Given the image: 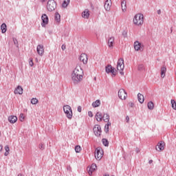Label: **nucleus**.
I'll return each mask as SVG.
<instances>
[{
    "mask_svg": "<svg viewBox=\"0 0 176 176\" xmlns=\"http://www.w3.org/2000/svg\"><path fill=\"white\" fill-rule=\"evenodd\" d=\"M36 51L38 56H43V54L45 53V48L43 47V45H38L36 47Z\"/></svg>",
    "mask_w": 176,
    "mask_h": 176,
    "instance_id": "12",
    "label": "nucleus"
},
{
    "mask_svg": "<svg viewBox=\"0 0 176 176\" xmlns=\"http://www.w3.org/2000/svg\"><path fill=\"white\" fill-rule=\"evenodd\" d=\"M14 43H16V41H14Z\"/></svg>",
    "mask_w": 176,
    "mask_h": 176,
    "instance_id": "55",
    "label": "nucleus"
},
{
    "mask_svg": "<svg viewBox=\"0 0 176 176\" xmlns=\"http://www.w3.org/2000/svg\"><path fill=\"white\" fill-rule=\"evenodd\" d=\"M170 104L172 105L173 109H175V111H176V102H175V100L172 99L170 100Z\"/></svg>",
    "mask_w": 176,
    "mask_h": 176,
    "instance_id": "33",
    "label": "nucleus"
},
{
    "mask_svg": "<svg viewBox=\"0 0 176 176\" xmlns=\"http://www.w3.org/2000/svg\"><path fill=\"white\" fill-rule=\"evenodd\" d=\"M56 8H57V3H56L54 0H48L47 3V10L48 12L56 10Z\"/></svg>",
    "mask_w": 176,
    "mask_h": 176,
    "instance_id": "4",
    "label": "nucleus"
},
{
    "mask_svg": "<svg viewBox=\"0 0 176 176\" xmlns=\"http://www.w3.org/2000/svg\"><path fill=\"white\" fill-rule=\"evenodd\" d=\"M129 107H131V108H133V107H134V103H133V102H129Z\"/></svg>",
    "mask_w": 176,
    "mask_h": 176,
    "instance_id": "43",
    "label": "nucleus"
},
{
    "mask_svg": "<svg viewBox=\"0 0 176 176\" xmlns=\"http://www.w3.org/2000/svg\"><path fill=\"white\" fill-rule=\"evenodd\" d=\"M138 100L139 102H140V104H143L144 103V95H142L141 94H138Z\"/></svg>",
    "mask_w": 176,
    "mask_h": 176,
    "instance_id": "27",
    "label": "nucleus"
},
{
    "mask_svg": "<svg viewBox=\"0 0 176 176\" xmlns=\"http://www.w3.org/2000/svg\"><path fill=\"white\" fill-rule=\"evenodd\" d=\"M157 14H162V10H158L157 11Z\"/></svg>",
    "mask_w": 176,
    "mask_h": 176,
    "instance_id": "45",
    "label": "nucleus"
},
{
    "mask_svg": "<svg viewBox=\"0 0 176 176\" xmlns=\"http://www.w3.org/2000/svg\"><path fill=\"white\" fill-rule=\"evenodd\" d=\"M54 19L56 23H60L61 21V15L58 12H56Z\"/></svg>",
    "mask_w": 176,
    "mask_h": 176,
    "instance_id": "24",
    "label": "nucleus"
},
{
    "mask_svg": "<svg viewBox=\"0 0 176 176\" xmlns=\"http://www.w3.org/2000/svg\"><path fill=\"white\" fill-rule=\"evenodd\" d=\"M23 87H21V86L19 85L18 87H16V89H14V94H23Z\"/></svg>",
    "mask_w": 176,
    "mask_h": 176,
    "instance_id": "18",
    "label": "nucleus"
},
{
    "mask_svg": "<svg viewBox=\"0 0 176 176\" xmlns=\"http://www.w3.org/2000/svg\"><path fill=\"white\" fill-rule=\"evenodd\" d=\"M61 49H62V50H65L67 49L66 45L65 44L62 45Z\"/></svg>",
    "mask_w": 176,
    "mask_h": 176,
    "instance_id": "42",
    "label": "nucleus"
},
{
    "mask_svg": "<svg viewBox=\"0 0 176 176\" xmlns=\"http://www.w3.org/2000/svg\"><path fill=\"white\" fill-rule=\"evenodd\" d=\"M133 23L135 24V25H142V24H144V14H136L133 18Z\"/></svg>",
    "mask_w": 176,
    "mask_h": 176,
    "instance_id": "2",
    "label": "nucleus"
},
{
    "mask_svg": "<svg viewBox=\"0 0 176 176\" xmlns=\"http://www.w3.org/2000/svg\"><path fill=\"white\" fill-rule=\"evenodd\" d=\"M148 163H149V164H152V163H153V160H150L148 161Z\"/></svg>",
    "mask_w": 176,
    "mask_h": 176,
    "instance_id": "48",
    "label": "nucleus"
},
{
    "mask_svg": "<svg viewBox=\"0 0 176 176\" xmlns=\"http://www.w3.org/2000/svg\"><path fill=\"white\" fill-rule=\"evenodd\" d=\"M123 69H124V60L120 58L117 62V71H120V75H124Z\"/></svg>",
    "mask_w": 176,
    "mask_h": 176,
    "instance_id": "3",
    "label": "nucleus"
},
{
    "mask_svg": "<svg viewBox=\"0 0 176 176\" xmlns=\"http://www.w3.org/2000/svg\"><path fill=\"white\" fill-rule=\"evenodd\" d=\"M1 33L2 34H5V32H6L7 31V26H6V23H3L1 25Z\"/></svg>",
    "mask_w": 176,
    "mask_h": 176,
    "instance_id": "28",
    "label": "nucleus"
},
{
    "mask_svg": "<svg viewBox=\"0 0 176 176\" xmlns=\"http://www.w3.org/2000/svg\"><path fill=\"white\" fill-rule=\"evenodd\" d=\"M4 155H5L6 156H8V155H9V151H6L5 153H4Z\"/></svg>",
    "mask_w": 176,
    "mask_h": 176,
    "instance_id": "47",
    "label": "nucleus"
},
{
    "mask_svg": "<svg viewBox=\"0 0 176 176\" xmlns=\"http://www.w3.org/2000/svg\"><path fill=\"white\" fill-rule=\"evenodd\" d=\"M100 105H101V101H100V100H96L92 103V107L94 108H97V107H100Z\"/></svg>",
    "mask_w": 176,
    "mask_h": 176,
    "instance_id": "25",
    "label": "nucleus"
},
{
    "mask_svg": "<svg viewBox=\"0 0 176 176\" xmlns=\"http://www.w3.org/2000/svg\"><path fill=\"white\" fill-rule=\"evenodd\" d=\"M134 49H135V50L138 52V50H140V49H141V43H140L139 41H135Z\"/></svg>",
    "mask_w": 176,
    "mask_h": 176,
    "instance_id": "23",
    "label": "nucleus"
},
{
    "mask_svg": "<svg viewBox=\"0 0 176 176\" xmlns=\"http://www.w3.org/2000/svg\"><path fill=\"white\" fill-rule=\"evenodd\" d=\"M0 72H1V67H0Z\"/></svg>",
    "mask_w": 176,
    "mask_h": 176,
    "instance_id": "57",
    "label": "nucleus"
},
{
    "mask_svg": "<svg viewBox=\"0 0 176 176\" xmlns=\"http://www.w3.org/2000/svg\"><path fill=\"white\" fill-rule=\"evenodd\" d=\"M2 149H3V146L2 145H0V152H1Z\"/></svg>",
    "mask_w": 176,
    "mask_h": 176,
    "instance_id": "50",
    "label": "nucleus"
},
{
    "mask_svg": "<svg viewBox=\"0 0 176 176\" xmlns=\"http://www.w3.org/2000/svg\"><path fill=\"white\" fill-rule=\"evenodd\" d=\"M122 35H124V36H126V35H127V33H123Z\"/></svg>",
    "mask_w": 176,
    "mask_h": 176,
    "instance_id": "52",
    "label": "nucleus"
},
{
    "mask_svg": "<svg viewBox=\"0 0 176 176\" xmlns=\"http://www.w3.org/2000/svg\"><path fill=\"white\" fill-rule=\"evenodd\" d=\"M105 71L107 74H112L113 76H116V72H115V68L111 65H108L105 67Z\"/></svg>",
    "mask_w": 176,
    "mask_h": 176,
    "instance_id": "7",
    "label": "nucleus"
},
{
    "mask_svg": "<svg viewBox=\"0 0 176 176\" xmlns=\"http://www.w3.org/2000/svg\"><path fill=\"white\" fill-rule=\"evenodd\" d=\"M102 119L105 123H108L109 122V114L104 113Z\"/></svg>",
    "mask_w": 176,
    "mask_h": 176,
    "instance_id": "26",
    "label": "nucleus"
},
{
    "mask_svg": "<svg viewBox=\"0 0 176 176\" xmlns=\"http://www.w3.org/2000/svg\"><path fill=\"white\" fill-rule=\"evenodd\" d=\"M102 142L104 146H108L109 145V142L105 138L102 140Z\"/></svg>",
    "mask_w": 176,
    "mask_h": 176,
    "instance_id": "32",
    "label": "nucleus"
},
{
    "mask_svg": "<svg viewBox=\"0 0 176 176\" xmlns=\"http://www.w3.org/2000/svg\"><path fill=\"white\" fill-rule=\"evenodd\" d=\"M14 43H16V41H14Z\"/></svg>",
    "mask_w": 176,
    "mask_h": 176,
    "instance_id": "56",
    "label": "nucleus"
},
{
    "mask_svg": "<svg viewBox=\"0 0 176 176\" xmlns=\"http://www.w3.org/2000/svg\"><path fill=\"white\" fill-rule=\"evenodd\" d=\"M167 72V67L166 65H164L161 67V78H164L166 76V72Z\"/></svg>",
    "mask_w": 176,
    "mask_h": 176,
    "instance_id": "21",
    "label": "nucleus"
},
{
    "mask_svg": "<svg viewBox=\"0 0 176 176\" xmlns=\"http://www.w3.org/2000/svg\"><path fill=\"white\" fill-rule=\"evenodd\" d=\"M67 170H69V171L71 170V166H68L67 167Z\"/></svg>",
    "mask_w": 176,
    "mask_h": 176,
    "instance_id": "49",
    "label": "nucleus"
},
{
    "mask_svg": "<svg viewBox=\"0 0 176 176\" xmlns=\"http://www.w3.org/2000/svg\"><path fill=\"white\" fill-rule=\"evenodd\" d=\"M109 126H111V122H108L107 124L104 126V131L105 133L109 132Z\"/></svg>",
    "mask_w": 176,
    "mask_h": 176,
    "instance_id": "31",
    "label": "nucleus"
},
{
    "mask_svg": "<svg viewBox=\"0 0 176 176\" xmlns=\"http://www.w3.org/2000/svg\"><path fill=\"white\" fill-rule=\"evenodd\" d=\"M41 1L43 3V2H45L46 0H41Z\"/></svg>",
    "mask_w": 176,
    "mask_h": 176,
    "instance_id": "53",
    "label": "nucleus"
},
{
    "mask_svg": "<svg viewBox=\"0 0 176 176\" xmlns=\"http://www.w3.org/2000/svg\"><path fill=\"white\" fill-rule=\"evenodd\" d=\"M138 71H144L145 69V67H144L143 64L139 65L138 67Z\"/></svg>",
    "mask_w": 176,
    "mask_h": 176,
    "instance_id": "36",
    "label": "nucleus"
},
{
    "mask_svg": "<svg viewBox=\"0 0 176 176\" xmlns=\"http://www.w3.org/2000/svg\"><path fill=\"white\" fill-rule=\"evenodd\" d=\"M5 150H6V152H9V151H10V149L9 148V146H5Z\"/></svg>",
    "mask_w": 176,
    "mask_h": 176,
    "instance_id": "41",
    "label": "nucleus"
},
{
    "mask_svg": "<svg viewBox=\"0 0 176 176\" xmlns=\"http://www.w3.org/2000/svg\"><path fill=\"white\" fill-rule=\"evenodd\" d=\"M113 43H115V37H109L107 41V45L109 47H110V49H112V47H113Z\"/></svg>",
    "mask_w": 176,
    "mask_h": 176,
    "instance_id": "13",
    "label": "nucleus"
},
{
    "mask_svg": "<svg viewBox=\"0 0 176 176\" xmlns=\"http://www.w3.org/2000/svg\"><path fill=\"white\" fill-rule=\"evenodd\" d=\"M83 79V69L80 66H77L72 73V80L74 85L80 83Z\"/></svg>",
    "mask_w": 176,
    "mask_h": 176,
    "instance_id": "1",
    "label": "nucleus"
},
{
    "mask_svg": "<svg viewBox=\"0 0 176 176\" xmlns=\"http://www.w3.org/2000/svg\"><path fill=\"white\" fill-rule=\"evenodd\" d=\"M41 20H42V23H41L42 27H46V25L49 24V16H47L46 14H43L41 16Z\"/></svg>",
    "mask_w": 176,
    "mask_h": 176,
    "instance_id": "9",
    "label": "nucleus"
},
{
    "mask_svg": "<svg viewBox=\"0 0 176 176\" xmlns=\"http://www.w3.org/2000/svg\"><path fill=\"white\" fill-rule=\"evenodd\" d=\"M70 0H64L62 4V8H67L68 5H69Z\"/></svg>",
    "mask_w": 176,
    "mask_h": 176,
    "instance_id": "30",
    "label": "nucleus"
},
{
    "mask_svg": "<svg viewBox=\"0 0 176 176\" xmlns=\"http://www.w3.org/2000/svg\"><path fill=\"white\" fill-rule=\"evenodd\" d=\"M121 8H122V12H126V10L127 9V4L126 2V0H122L121 1Z\"/></svg>",
    "mask_w": 176,
    "mask_h": 176,
    "instance_id": "20",
    "label": "nucleus"
},
{
    "mask_svg": "<svg viewBox=\"0 0 176 176\" xmlns=\"http://www.w3.org/2000/svg\"><path fill=\"white\" fill-rule=\"evenodd\" d=\"M104 155V152L101 148L98 147L95 150V157L96 160H101L102 159V155Z\"/></svg>",
    "mask_w": 176,
    "mask_h": 176,
    "instance_id": "6",
    "label": "nucleus"
},
{
    "mask_svg": "<svg viewBox=\"0 0 176 176\" xmlns=\"http://www.w3.org/2000/svg\"><path fill=\"white\" fill-rule=\"evenodd\" d=\"M63 111L67 119H72V109H71V106L69 105L63 106Z\"/></svg>",
    "mask_w": 176,
    "mask_h": 176,
    "instance_id": "5",
    "label": "nucleus"
},
{
    "mask_svg": "<svg viewBox=\"0 0 176 176\" xmlns=\"http://www.w3.org/2000/svg\"><path fill=\"white\" fill-rule=\"evenodd\" d=\"M8 122L12 124H14L17 122V116H10L8 117Z\"/></svg>",
    "mask_w": 176,
    "mask_h": 176,
    "instance_id": "19",
    "label": "nucleus"
},
{
    "mask_svg": "<svg viewBox=\"0 0 176 176\" xmlns=\"http://www.w3.org/2000/svg\"><path fill=\"white\" fill-rule=\"evenodd\" d=\"M29 64L30 67H34V61L32 60V59H30V60L29 61Z\"/></svg>",
    "mask_w": 176,
    "mask_h": 176,
    "instance_id": "39",
    "label": "nucleus"
},
{
    "mask_svg": "<svg viewBox=\"0 0 176 176\" xmlns=\"http://www.w3.org/2000/svg\"><path fill=\"white\" fill-rule=\"evenodd\" d=\"M31 104H32V105H36V104H38V99H36V98H32Z\"/></svg>",
    "mask_w": 176,
    "mask_h": 176,
    "instance_id": "34",
    "label": "nucleus"
},
{
    "mask_svg": "<svg viewBox=\"0 0 176 176\" xmlns=\"http://www.w3.org/2000/svg\"><path fill=\"white\" fill-rule=\"evenodd\" d=\"M19 118H20V120L21 122H23L24 121V114L23 113H21L20 116H19Z\"/></svg>",
    "mask_w": 176,
    "mask_h": 176,
    "instance_id": "38",
    "label": "nucleus"
},
{
    "mask_svg": "<svg viewBox=\"0 0 176 176\" xmlns=\"http://www.w3.org/2000/svg\"><path fill=\"white\" fill-rule=\"evenodd\" d=\"M96 170H97V165L96 164H93L89 168V170H88V174L89 175H91V174H93V172L96 171Z\"/></svg>",
    "mask_w": 176,
    "mask_h": 176,
    "instance_id": "17",
    "label": "nucleus"
},
{
    "mask_svg": "<svg viewBox=\"0 0 176 176\" xmlns=\"http://www.w3.org/2000/svg\"><path fill=\"white\" fill-rule=\"evenodd\" d=\"M126 120L127 122V123H129V120H130V118L129 116L126 117Z\"/></svg>",
    "mask_w": 176,
    "mask_h": 176,
    "instance_id": "46",
    "label": "nucleus"
},
{
    "mask_svg": "<svg viewBox=\"0 0 176 176\" xmlns=\"http://www.w3.org/2000/svg\"><path fill=\"white\" fill-rule=\"evenodd\" d=\"M80 61H82L83 64H87V54H81L79 57Z\"/></svg>",
    "mask_w": 176,
    "mask_h": 176,
    "instance_id": "14",
    "label": "nucleus"
},
{
    "mask_svg": "<svg viewBox=\"0 0 176 176\" xmlns=\"http://www.w3.org/2000/svg\"><path fill=\"white\" fill-rule=\"evenodd\" d=\"M77 109H78V112H82V107L78 106Z\"/></svg>",
    "mask_w": 176,
    "mask_h": 176,
    "instance_id": "44",
    "label": "nucleus"
},
{
    "mask_svg": "<svg viewBox=\"0 0 176 176\" xmlns=\"http://www.w3.org/2000/svg\"><path fill=\"white\" fill-rule=\"evenodd\" d=\"M88 116H89V118H93V112L89 111L88 112Z\"/></svg>",
    "mask_w": 176,
    "mask_h": 176,
    "instance_id": "40",
    "label": "nucleus"
},
{
    "mask_svg": "<svg viewBox=\"0 0 176 176\" xmlns=\"http://www.w3.org/2000/svg\"><path fill=\"white\" fill-rule=\"evenodd\" d=\"M147 107H148V109L152 111V109H153V108H155V104H153V102L150 101V102H148Z\"/></svg>",
    "mask_w": 176,
    "mask_h": 176,
    "instance_id": "29",
    "label": "nucleus"
},
{
    "mask_svg": "<svg viewBox=\"0 0 176 176\" xmlns=\"http://www.w3.org/2000/svg\"><path fill=\"white\" fill-rule=\"evenodd\" d=\"M94 133L96 137H100L101 135V126L100 125H96L94 127Z\"/></svg>",
    "mask_w": 176,
    "mask_h": 176,
    "instance_id": "10",
    "label": "nucleus"
},
{
    "mask_svg": "<svg viewBox=\"0 0 176 176\" xmlns=\"http://www.w3.org/2000/svg\"><path fill=\"white\" fill-rule=\"evenodd\" d=\"M164 142H160L157 144V147H156V151L158 152H162L164 149Z\"/></svg>",
    "mask_w": 176,
    "mask_h": 176,
    "instance_id": "15",
    "label": "nucleus"
},
{
    "mask_svg": "<svg viewBox=\"0 0 176 176\" xmlns=\"http://www.w3.org/2000/svg\"><path fill=\"white\" fill-rule=\"evenodd\" d=\"M111 6H112V1L106 0L104 5V8L105 10H107V12H109V10H111Z\"/></svg>",
    "mask_w": 176,
    "mask_h": 176,
    "instance_id": "11",
    "label": "nucleus"
},
{
    "mask_svg": "<svg viewBox=\"0 0 176 176\" xmlns=\"http://www.w3.org/2000/svg\"><path fill=\"white\" fill-rule=\"evenodd\" d=\"M95 118H96V120H97V122H102V119H103V114H102V113H101L100 111H98L96 113Z\"/></svg>",
    "mask_w": 176,
    "mask_h": 176,
    "instance_id": "16",
    "label": "nucleus"
},
{
    "mask_svg": "<svg viewBox=\"0 0 176 176\" xmlns=\"http://www.w3.org/2000/svg\"><path fill=\"white\" fill-rule=\"evenodd\" d=\"M17 176H23L21 173H19Z\"/></svg>",
    "mask_w": 176,
    "mask_h": 176,
    "instance_id": "54",
    "label": "nucleus"
},
{
    "mask_svg": "<svg viewBox=\"0 0 176 176\" xmlns=\"http://www.w3.org/2000/svg\"><path fill=\"white\" fill-rule=\"evenodd\" d=\"M75 151H76V153H79V152H80V151H82V148L80 147V146H76Z\"/></svg>",
    "mask_w": 176,
    "mask_h": 176,
    "instance_id": "35",
    "label": "nucleus"
},
{
    "mask_svg": "<svg viewBox=\"0 0 176 176\" xmlns=\"http://www.w3.org/2000/svg\"><path fill=\"white\" fill-rule=\"evenodd\" d=\"M118 97L120 100H126L127 98V92L124 89H121L118 91Z\"/></svg>",
    "mask_w": 176,
    "mask_h": 176,
    "instance_id": "8",
    "label": "nucleus"
},
{
    "mask_svg": "<svg viewBox=\"0 0 176 176\" xmlns=\"http://www.w3.org/2000/svg\"><path fill=\"white\" fill-rule=\"evenodd\" d=\"M38 149H40V151H43L45 150V144L43 143H41L38 145Z\"/></svg>",
    "mask_w": 176,
    "mask_h": 176,
    "instance_id": "37",
    "label": "nucleus"
},
{
    "mask_svg": "<svg viewBox=\"0 0 176 176\" xmlns=\"http://www.w3.org/2000/svg\"><path fill=\"white\" fill-rule=\"evenodd\" d=\"M135 151H136L137 153H138V152H140V148H136Z\"/></svg>",
    "mask_w": 176,
    "mask_h": 176,
    "instance_id": "51",
    "label": "nucleus"
},
{
    "mask_svg": "<svg viewBox=\"0 0 176 176\" xmlns=\"http://www.w3.org/2000/svg\"><path fill=\"white\" fill-rule=\"evenodd\" d=\"M89 16H90V13L89 12V10H85L82 13V17H83V19H89Z\"/></svg>",
    "mask_w": 176,
    "mask_h": 176,
    "instance_id": "22",
    "label": "nucleus"
}]
</instances>
